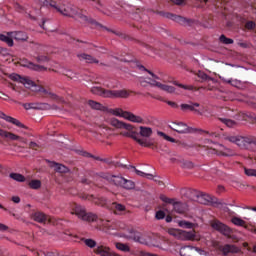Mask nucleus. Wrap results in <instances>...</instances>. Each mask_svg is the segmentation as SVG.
<instances>
[{"label":"nucleus","mask_w":256,"mask_h":256,"mask_svg":"<svg viewBox=\"0 0 256 256\" xmlns=\"http://www.w3.org/2000/svg\"><path fill=\"white\" fill-rule=\"evenodd\" d=\"M110 125L116 129H125L126 131H130L131 129V124L121 122L117 118L110 119Z\"/></svg>","instance_id":"f3484780"},{"label":"nucleus","mask_w":256,"mask_h":256,"mask_svg":"<svg viewBox=\"0 0 256 256\" xmlns=\"http://www.w3.org/2000/svg\"><path fill=\"white\" fill-rule=\"evenodd\" d=\"M28 67L30 69H33L34 71H43V70H45V67L39 66V65H35V64L31 63V62L28 63Z\"/></svg>","instance_id":"49530a36"},{"label":"nucleus","mask_w":256,"mask_h":256,"mask_svg":"<svg viewBox=\"0 0 256 256\" xmlns=\"http://www.w3.org/2000/svg\"><path fill=\"white\" fill-rule=\"evenodd\" d=\"M109 113L115 115V117H122L132 123H143V118L141 116H137L129 111H124L121 108L110 109Z\"/></svg>","instance_id":"39448f33"},{"label":"nucleus","mask_w":256,"mask_h":256,"mask_svg":"<svg viewBox=\"0 0 256 256\" xmlns=\"http://www.w3.org/2000/svg\"><path fill=\"white\" fill-rule=\"evenodd\" d=\"M253 253H256V245L253 247Z\"/></svg>","instance_id":"774afa93"},{"label":"nucleus","mask_w":256,"mask_h":256,"mask_svg":"<svg viewBox=\"0 0 256 256\" xmlns=\"http://www.w3.org/2000/svg\"><path fill=\"white\" fill-rule=\"evenodd\" d=\"M8 229H9V226L3 223H0V231H7Z\"/></svg>","instance_id":"13d9d810"},{"label":"nucleus","mask_w":256,"mask_h":256,"mask_svg":"<svg viewBox=\"0 0 256 256\" xmlns=\"http://www.w3.org/2000/svg\"><path fill=\"white\" fill-rule=\"evenodd\" d=\"M173 209L175 213H179L180 215H183L189 211V206L183 202H175L173 204Z\"/></svg>","instance_id":"aec40b11"},{"label":"nucleus","mask_w":256,"mask_h":256,"mask_svg":"<svg viewBox=\"0 0 256 256\" xmlns=\"http://www.w3.org/2000/svg\"><path fill=\"white\" fill-rule=\"evenodd\" d=\"M140 84L145 86V83H148L149 85H153L154 87H158L162 91H166V93H175V87L169 86L167 84H161V82H157L155 80H152L151 78H140Z\"/></svg>","instance_id":"1a4fd4ad"},{"label":"nucleus","mask_w":256,"mask_h":256,"mask_svg":"<svg viewBox=\"0 0 256 256\" xmlns=\"http://www.w3.org/2000/svg\"><path fill=\"white\" fill-rule=\"evenodd\" d=\"M28 185L30 189H41V180H31Z\"/></svg>","instance_id":"c9c22d12"},{"label":"nucleus","mask_w":256,"mask_h":256,"mask_svg":"<svg viewBox=\"0 0 256 256\" xmlns=\"http://www.w3.org/2000/svg\"><path fill=\"white\" fill-rule=\"evenodd\" d=\"M168 19H172V21H175L176 23H180V25H183L184 23H187V20L184 17L177 16L175 14H167Z\"/></svg>","instance_id":"7c9ffc66"},{"label":"nucleus","mask_w":256,"mask_h":256,"mask_svg":"<svg viewBox=\"0 0 256 256\" xmlns=\"http://www.w3.org/2000/svg\"><path fill=\"white\" fill-rule=\"evenodd\" d=\"M144 71H147V73H149V75H151V77H153V79H159V77H157V75L153 74V72H151L147 69H144Z\"/></svg>","instance_id":"e2e57ef3"},{"label":"nucleus","mask_w":256,"mask_h":256,"mask_svg":"<svg viewBox=\"0 0 256 256\" xmlns=\"http://www.w3.org/2000/svg\"><path fill=\"white\" fill-rule=\"evenodd\" d=\"M139 130H140V132L138 133L139 137H145L146 139H149V137L153 135V129L151 127L140 126Z\"/></svg>","instance_id":"393cba45"},{"label":"nucleus","mask_w":256,"mask_h":256,"mask_svg":"<svg viewBox=\"0 0 256 256\" xmlns=\"http://www.w3.org/2000/svg\"><path fill=\"white\" fill-rule=\"evenodd\" d=\"M172 3H174V5H183V3H185V0H172Z\"/></svg>","instance_id":"bf43d9fd"},{"label":"nucleus","mask_w":256,"mask_h":256,"mask_svg":"<svg viewBox=\"0 0 256 256\" xmlns=\"http://www.w3.org/2000/svg\"><path fill=\"white\" fill-rule=\"evenodd\" d=\"M253 143H255V138L252 136H238L235 145H238L240 149H249V146Z\"/></svg>","instance_id":"f8f14e48"},{"label":"nucleus","mask_w":256,"mask_h":256,"mask_svg":"<svg viewBox=\"0 0 256 256\" xmlns=\"http://www.w3.org/2000/svg\"><path fill=\"white\" fill-rule=\"evenodd\" d=\"M134 129L135 128L133 127V125H131L130 130H126V132L122 131L120 132V135H122V137H129L130 139H133V141H136V143H138V145H141V147L157 149V144L155 141L141 138V136H139V132L135 131Z\"/></svg>","instance_id":"f03ea898"},{"label":"nucleus","mask_w":256,"mask_h":256,"mask_svg":"<svg viewBox=\"0 0 256 256\" xmlns=\"http://www.w3.org/2000/svg\"><path fill=\"white\" fill-rule=\"evenodd\" d=\"M0 119H4L7 123H12V125H16V127H20L21 129H25V126L21 121L11 116L5 114V112L0 111Z\"/></svg>","instance_id":"2eb2a0df"},{"label":"nucleus","mask_w":256,"mask_h":256,"mask_svg":"<svg viewBox=\"0 0 256 256\" xmlns=\"http://www.w3.org/2000/svg\"><path fill=\"white\" fill-rule=\"evenodd\" d=\"M10 79L12 81H17L18 83H22L25 87H33L35 85V82H33L28 77H22L19 74H12L10 75Z\"/></svg>","instance_id":"4468645a"},{"label":"nucleus","mask_w":256,"mask_h":256,"mask_svg":"<svg viewBox=\"0 0 256 256\" xmlns=\"http://www.w3.org/2000/svg\"><path fill=\"white\" fill-rule=\"evenodd\" d=\"M115 247L118 251H123L124 253H129V251H131V247H129V245L121 242H116Z\"/></svg>","instance_id":"473e14b6"},{"label":"nucleus","mask_w":256,"mask_h":256,"mask_svg":"<svg viewBox=\"0 0 256 256\" xmlns=\"http://www.w3.org/2000/svg\"><path fill=\"white\" fill-rule=\"evenodd\" d=\"M50 167H54L55 168L54 170L56 171V173H62V174L69 173V168H67V166L63 164L52 162L50 164Z\"/></svg>","instance_id":"bb28decb"},{"label":"nucleus","mask_w":256,"mask_h":256,"mask_svg":"<svg viewBox=\"0 0 256 256\" xmlns=\"http://www.w3.org/2000/svg\"><path fill=\"white\" fill-rule=\"evenodd\" d=\"M50 7L56 9L60 15H64V17H75L77 12L71 6H65V4H57L55 2H50Z\"/></svg>","instance_id":"6e6552de"},{"label":"nucleus","mask_w":256,"mask_h":256,"mask_svg":"<svg viewBox=\"0 0 256 256\" xmlns=\"http://www.w3.org/2000/svg\"><path fill=\"white\" fill-rule=\"evenodd\" d=\"M180 227H185L186 229H193V223L182 220L179 222Z\"/></svg>","instance_id":"c03bdc74"},{"label":"nucleus","mask_w":256,"mask_h":256,"mask_svg":"<svg viewBox=\"0 0 256 256\" xmlns=\"http://www.w3.org/2000/svg\"><path fill=\"white\" fill-rule=\"evenodd\" d=\"M197 75H198V77H199L200 79H202V81H207V79H209V76H208L207 74H205V72L199 71V72L197 73Z\"/></svg>","instance_id":"3c124183"},{"label":"nucleus","mask_w":256,"mask_h":256,"mask_svg":"<svg viewBox=\"0 0 256 256\" xmlns=\"http://www.w3.org/2000/svg\"><path fill=\"white\" fill-rule=\"evenodd\" d=\"M0 137L8 139L9 141H20V143H27V140L13 132L0 129Z\"/></svg>","instance_id":"ddd939ff"},{"label":"nucleus","mask_w":256,"mask_h":256,"mask_svg":"<svg viewBox=\"0 0 256 256\" xmlns=\"http://www.w3.org/2000/svg\"><path fill=\"white\" fill-rule=\"evenodd\" d=\"M158 135H160V137H163L166 141H170V143H175V138H171V136H167V134L163 132H158Z\"/></svg>","instance_id":"de8ad7c7"},{"label":"nucleus","mask_w":256,"mask_h":256,"mask_svg":"<svg viewBox=\"0 0 256 256\" xmlns=\"http://www.w3.org/2000/svg\"><path fill=\"white\" fill-rule=\"evenodd\" d=\"M31 219L37 223H47V221H49V216L45 215L43 212H35L31 215Z\"/></svg>","instance_id":"412c9836"},{"label":"nucleus","mask_w":256,"mask_h":256,"mask_svg":"<svg viewBox=\"0 0 256 256\" xmlns=\"http://www.w3.org/2000/svg\"><path fill=\"white\" fill-rule=\"evenodd\" d=\"M123 237L126 239H133L136 243H141L142 245H147V239L141 233L136 232L133 227H126L122 233Z\"/></svg>","instance_id":"0eeeda50"},{"label":"nucleus","mask_w":256,"mask_h":256,"mask_svg":"<svg viewBox=\"0 0 256 256\" xmlns=\"http://www.w3.org/2000/svg\"><path fill=\"white\" fill-rule=\"evenodd\" d=\"M94 221L98 223V229H100V231H105V229H109L108 220L98 219V217L96 216V220Z\"/></svg>","instance_id":"2f4dec72"},{"label":"nucleus","mask_w":256,"mask_h":256,"mask_svg":"<svg viewBox=\"0 0 256 256\" xmlns=\"http://www.w3.org/2000/svg\"><path fill=\"white\" fill-rule=\"evenodd\" d=\"M91 93L93 95H99L100 97H108L110 99H127L133 93L131 90H105L101 87H92Z\"/></svg>","instance_id":"f257e3e1"},{"label":"nucleus","mask_w":256,"mask_h":256,"mask_svg":"<svg viewBox=\"0 0 256 256\" xmlns=\"http://www.w3.org/2000/svg\"><path fill=\"white\" fill-rule=\"evenodd\" d=\"M166 221H167V223H171V221H172L171 216H167V217H166Z\"/></svg>","instance_id":"338daca9"},{"label":"nucleus","mask_w":256,"mask_h":256,"mask_svg":"<svg viewBox=\"0 0 256 256\" xmlns=\"http://www.w3.org/2000/svg\"><path fill=\"white\" fill-rule=\"evenodd\" d=\"M167 105H169L170 107H172L173 109H177V107H179V105H177L175 102L173 101H167L166 102Z\"/></svg>","instance_id":"5fc2aeb1"},{"label":"nucleus","mask_w":256,"mask_h":256,"mask_svg":"<svg viewBox=\"0 0 256 256\" xmlns=\"http://www.w3.org/2000/svg\"><path fill=\"white\" fill-rule=\"evenodd\" d=\"M77 58L79 59V61H85V63L89 64L99 63V60L97 58L87 53H79L77 54Z\"/></svg>","instance_id":"6ab92c4d"},{"label":"nucleus","mask_w":256,"mask_h":256,"mask_svg":"<svg viewBox=\"0 0 256 256\" xmlns=\"http://www.w3.org/2000/svg\"><path fill=\"white\" fill-rule=\"evenodd\" d=\"M155 218L158 220L165 219V212L163 210L157 211Z\"/></svg>","instance_id":"09e8293b"},{"label":"nucleus","mask_w":256,"mask_h":256,"mask_svg":"<svg viewBox=\"0 0 256 256\" xmlns=\"http://www.w3.org/2000/svg\"><path fill=\"white\" fill-rule=\"evenodd\" d=\"M223 191H225V187L218 186V193H223Z\"/></svg>","instance_id":"69168bd1"},{"label":"nucleus","mask_w":256,"mask_h":256,"mask_svg":"<svg viewBox=\"0 0 256 256\" xmlns=\"http://www.w3.org/2000/svg\"><path fill=\"white\" fill-rule=\"evenodd\" d=\"M220 251L223 255H229V253H239L241 249L235 245L226 244L220 247Z\"/></svg>","instance_id":"a211bd4d"},{"label":"nucleus","mask_w":256,"mask_h":256,"mask_svg":"<svg viewBox=\"0 0 256 256\" xmlns=\"http://www.w3.org/2000/svg\"><path fill=\"white\" fill-rule=\"evenodd\" d=\"M239 136L233 135V134H225L224 135V141H229V143H237V138Z\"/></svg>","instance_id":"e433bc0d"},{"label":"nucleus","mask_w":256,"mask_h":256,"mask_svg":"<svg viewBox=\"0 0 256 256\" xmlns=\"http://www.w3.org/2000/svg\"><path fill=\"white\" fill-rule=\"evenodd\" d=\"M160 199H161V201H163V203H168V205H175V202H176L175 199L169 198L165 195H161Z\"/></svg>","instance_id":"ea45409f"},{"label":"nucleus","mask_w":256,"mask_h":256,"mask_svg":"<svg viewBox=\"0 0 256 256\" xmlns=\"http://www.w3.org/2000/svg\"><path fill=\"white\" fill-rule=\"evenodd\" d=\"M248 228H246L248 231H250L251 233H255V229L256 227L255 226H249L247 225Z\"/></svg>","instance_id":"680f3d73"},{"label":"nucleus","mask_w":256,"mask_h":256,"mask_svg":"<svg viewBox=\"0 0 256 256\" xmlns=\"http://www.w3.org/2000/svg\"><path fill=\"white\" fill-rule=\"evenodd\" d=\"M211 227L216 231H219L220 233H222V235H225V237H228V239H231V233H232L231 228L221 223L219 220H213L211 222Z\"/></svg>","instance_id":"9b49d317"},{"label":"nucleus","mask_w":256,"mask_h":256,"mask_svg":"<svg viewBox=\"0 0 256 256\" xmlns=\"http://www.w3.org/2000/svg\"><path fill=\"white\" fill-rule=\"evenodd\" d=\"M23 107L24 109H33V104L26 103V104H23Z\"/></svg>","instance_id":"0e129e2a"},{"label":"nucleus","mask_w":256,"mask_h":256,"mask_svg":"<svg viewBox=\"0 0 256 256\" xmlns=\"http://www.w3.org/2000/svg\"><path fill=\"white\" fill-rule=\"evenodd\" d=\"M10 178L14 181H18V183H25V176H23V174L11 173Z\"/></svg>","instance_id":"f704fd0d"},{"label":"nucleus","mask_w":256,"mask_h":256,"mask_svg":"<svg viewBox=\"0 0 256 256\" xmlns=\"http://www.w3.org/2000/svg\"><path fill=\"white\" fill-rule=\"evenodd\" d=\"M38 93L45 99H51V101H55L56 103H65V99L43 87L38 89Z\"/></svg>","instance_id":"9d476101"},{"label":"nucleus","mask_w":256,"mask_h":256,"mask_svg":"<svg viewBox=\"0 0 256 256\" xmlns=\"http://www.w3.org/2000/svg\"><path fill=\"white\" fill-rule=\"evenodd\" d=\"M199 103H194V104H181V109L182 111H194V113H197V115H201V111L197 109L199 107Z\"/></svg>","instance_id":"b1692460"},{"label":"nucleus","mask_w":256,"mask_h":256,"mask_svg":"<svg viewBox=\"0 0 256 256\" xmlns=\"http://www.w3.org/2000/svg\"><path fill=\"white\" fill-rule=\"evenodd\" d=\"M170 129L173 131H176V133H190L189 126L183 122H178V123H172L170 126Z\"/></svg>","instance_id":"dca6fc26"},{"label":"nucleus","mask_w":256,"mask_h":256,"mask_svg":"<svg viewBox=\"0 0 256 256\" xmlns=\"http://www.w3.org/2000/svg\"><path fill=\"white\" fill-rule=\"evenodd\" d=\"M220 43H223L224 45H233L234 41L231 38H227L225 35H221Z\"/></svg>","instance_id":"58836bf2"},{"label":"nucleus","mask_w":256,"mask_h":256,"mask_svg":"<svg viewBox=\"0 0 256 256\" xmlns=\"http://www.w3.org/2000/svg\"><path fill=\"white\" fill-rule=\"evenodd\" d=\"M11 200L13 203H21V198L19 196H13Z\"/></svg>","instance_id":"4d7b16f0"},{"label":"nucleus","mask_w":256,"mask_h":256,"mask_svg":"<svg viewBox=\"0 0 256 256\" xmlns=\"http://www.w3.org/2000/svg\"><path fill=\"white\" fill-rule=\"evenodd\" d=\"M94 253L96 255H101V256H110L111 255V248H109L107 246L100 245V246H97L94 249Z\"/></svg>","instance_id":"5701e85b"},{"label":"nucleus","mask_w":256,"mask_h":256,"mask_svg":"<svg viewBox=\"0 0 256 256\" xmlns=\"http://www.w3.org/2000/svg\"><path fill=\"white\" fill-rule=\"evenodd\" d=\"M103 179H106L109 183H113L116 187H122V189L131 190L135 189V182L132 180H127L123 176H115L111 174H105L102 176Z\"/></svg>","instance_id":"7ed1b4c3"},{"label":"nucleus","mask_w":256,"mask_h":256,"mask_svg":"<svg viewBox=\"0 0 256 256\" xmlns=\"http://www.w3.org/2000/svg\"><path fill=\"white\" fill-rule=\"evenodd\" d=\"M139 256H159V255L142 251L140 252Z\"/></svg>","instance_id":"6e6d98bb"},{"label":"nucleus","mask_w":256,"mask_h":256,"mask_svg":"<svg viewBox=\"0 0 256 256\" xmlns=\"http://www.w3.org/2000/svg\"><path fill=\"white\" fill-rule=\"evenodd\" d=\"M168 234L175 237V239H179L180 241H195V231H184L175 228L168 229Z\"/></svg>","instance_id":"423d86ee"},{"label":"nucleus","mask_w":256,"mask_h":256,"mask_svg":"<svg viewBox=\"0 0 256 256\" xmlns=\"http://www.w3.org/2000/svg\"><path fill=\"white\" fill-rule=\"evenodd\" d=\"M231 223H233V225H236V227H244V229H247V222L243 219H241L240 217H232L231 218Z\"/></svg>","instance_id":"cd10ccee"},{"label":"nucleus","mask_w":256,"mask_h":256,"mask_svg":"<svg viewBox=\"0 0 256 256\" xmlns=\"http://www.w3.org/2000/svg\"><path fill=\"white\" fill-rule=\"evenodd\" d=\"M71 215H76L78 219H82V221H88V223H93L97 221V215L93 213H87L85 208L78 204H72L70 208Z\"/></svg>","instance_id":"20e7f679"},{"label":"nucleus","mask_w":256,"mask_h":256,"mask_svg":"<svg viewBox=\"0 0 256 256\" xmlns=\"http://www.w3.org/2000/svg\"><path fill=\"white\" fill-rule=\"evenodd\" d=\"M113 207H114V213L119 214L122 211H125V206H123V204H118V203H113Z\"/></svg>","instance_id":"a19ab883"},{"label":"nucleus","mask_w":256,"mask_h":256,"mask_svg":"<svg viewBox=\"0 0 256 256\" xmlns=\"http://www.w3.org/2000/svg\"><path fill=\"white\" fill-rule=\"evenodd\" d=\"M245 29H248L249 31H251V29H255V22L253 21L246 22Z\"/></svg>","instance_id":"8fccbe9b"},{"label":"nucleus","mask_w":256,"mask_h":256,"mask_svg":"<svg viewBox=\"0 0 256 256\" xmlns=\"http://www.w3.org/2000/svg\"><path fill=\"white\" fill-rule=\"evenodd\" d=\"M79 19H81V21H83V23H87L88 25H99V23H97V21L93 20L92 18H89L83 14L79 15Z\"/></svg>","instance_id":"72a5a7b5"},{"label":"nucleus","mask_w":256,"mask_h":256,"mask_svg":"<svg viewBox=\"0 0 256 256\" xmlns=\"http://www.w3.org/2000/svg\"><path fill=\"white\" fill-rule=\"evenodd\" d=\"M29 148L33 149L34 151H37V149H39V144L35 142H30Z\"/></svg>","instance_id":"603ef678"},{"label":"nucleus","mask_w":256,"mask_h":256,"mask_svg":"<svg viewBox=\"0 0 256 256\" xmlns=\"http://www.w3.org/2000/svg\"><path fill=\"white\" fill-rule=\"evenodd\" d=\"M88 105L91 107V109H95L96 111H105V106L99 102L89 100Z\"/></svg>","instance_id":"c85d7f7f"},{"label":"nucleus","mask_w":256,"mask_h":256,"mask_svg":"<svg viewBox=\"0 0 256 256\" xmlns=\"http://www.w3.org/2000/svg\"><path fill=\"white\" fill-rule=\"evenodd\" d=\"M220 121L224 123V125H226L227 127H235V125H237L235 121L230 119L221 118Z\"/></svg>","instance_id":"79ce46f5"},{"label":"nucleus","mask_w":256,"mask_h":256,"mask_svg":"<svg viewBox=\"0 0 256 256\" xmlns=\"http://www.w3.org/2000/svg\"><path fill=\"white\" fill-rule=\"evenodd\" d=\"M135 173L139 175V177H146V179H153L152 174H147L145 172H142L140 170L135 169Z\"/></svg>","instance_id":"a18cd8bd"},{"label":"nucleus","mask_w":256,"mask_h":256,"mask_svg":"<svg viewBox=\"0 0 256 256\" xmlns=\"http://www.w3.org/2000/svg\"><path fill=\"white\" fill-rule=\"evenodd\" d=\"M83 242L86 247H90V249H93L97 246V242L93 239H83Z\"/></svg>","instance_id":"4c0bfd02"},{"label":"nucleus","mask_w":256,"mask_h":256,"mask_svg":"<svg viewBox=\"0 0 256 256\" xmlns=\"http://www.w3.org/2000/svg\"><path fill=\"white\" fill-rule=\"evenodd\" d=\"M51 106L49 104H40L39 109H50Z\"/></svg>","instance_id":"052dcab7"},{"label":"nucleus","mask_w":256,"mask_h":256,"mask_svg":"<svg viewBox=\"0 0 256 256\" xmlns=\"http://www.w3.org/2000/svg\"><path fill=\"white\" fill-rule=\"evenodd\" d=\"M219 147H221V149L214 148V151H216V154L221 155L222 157H233L235 155L233 150L226 148L223 145H219Z\"/></svg>","instance_id":"4be33fe9"},{"label":"nucleus","mask_w":256,"mask_h":256,"mask_svg":"<svg viewBox=\"0 0 256 256\" xmlns=\"http://www.w3.org/2000/svg\"><path fill=\"white\" fill-rule=\"evenodd\" d=\"M12 37L15 41H27V39H29V36H27L25 32H13Z\"/></svg>","instance_id":"c756f323"},{"label":"nucleus","mask_w":256,"mask_h":256,"mask_svg":"<svg viewBox=\"0 0 256 256\" xmlns=\"http://www.w3.org/2000/svg\"><path fill=\"white\" fill-rule=\"evenodd\" d=\"M0 41L7 43L8 47H13V32L7 34H0Z\"/></svg>","instance_id":"a878e982"},{"label":"nucleus","mask_w":256,"mask_h":256,"mask_svg":"<svg viewBox=\"0 0 256 256\" xmlns=\"http://www.w3.org/2000/svg\"><path fill=\"white\" fill-rule=\"evenodd\" d=\"M38 61H39V63H45V62L49 61V57H47V56H39L38 57Z\"/></svg>","instance_id":"864d4df0"},{"label":"nucleus","mask_w":256,"mask_h":256,"mask_svg":"<svg viewBox=\"0 0 256 256\" xmlns=\"http://www.w3.org/2000/svg\"><path fill=\"white\" fill-rule=\"evenodd\" d=\"M174 85H176V87H180V89H185L187 91H193V89H194V87L191 85H183L177 81H174Z\"/></svg>","instance_id":"37998d69"}]
</instances>
